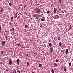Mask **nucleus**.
Wrapping results in <instances>:
<instances>
[{
  "label": "nucleus",
  "mask_w": 73,
  "mask_h": 73,
  "mask_svg": "<svg viewBox=\"0 0 73 73\" xmlns=\"http://www.w3.org/2000/svg\"><path fill=\"white\" fill-rule=\"evenodd\" d=\"M17 46L18 47H20L21 46V45H20L19 44H17Z\"/></svg>",
  "instance_id": "nucleus-20"
},
{
  "label": "nucleus",
  "mask_w": 73,
  "mask_h": 73,
  "mask_svg": "<svg viewBox=\"0 0 73 73\" xmlns=\"http://www.w3.org/2000/svg\"><path fill=\"white\" fill-rule=\"evenodd\" d=\"M38 73H39V72H38Z\"/></svg>",
  "instance_id": "nucleus-50"
},
{
  "label": "nucleus",
  "mask_w": 73,
  "mask_h": 73,
  "mask_svg": "<svg viewBox=\"0 0 73 73\" xmlns=\"http://www.w3.org/2000/svg\"><path fill=\"white\" fill-rule=\"evenodd\" d=\"M8 36H6L5 37L6 38H8Z\"/></svg>",
  "instance_id": "nucleus-27"
},
{
  "label": "nucleus",
  "mask_w": 73,
  "mask_h": 73,
  "mask_svg": "<svg viewBox=\"0 0 73 73\" xmlns=\"http://www.w3.org/2000/svg\"><path fill=\"white\" fill-rule=\"evenodd\" d=\"M9 5H10V6H11L12 5V4H11V3H9Z\"/></svg>",
  "instance_id": "nucleus-28"
},
{
  "label": "nucleus",
  "mask_w": 73,
  "mask_h": 73,
  "mask_svg": "<svg viewBox=\"0 0 73 73\" xmlns=\"http://www.w3.org/2000/svg\"><path fill=\"white\" fill-rule=\"evenodd\" d=\"M36 17V15H34V17Z\"/></svg>",
  "instance_id": "nucleus-45"
},
{
  "label": "nucleus",
  "mask_w": 73,
  "mask_h": 73,
  "mask_svg": "<svg viewBox=\"0 0 73 73\" xmlns=\"http://www.w3.org/2000/svg\"><path fill=\"white\" fill-rule=\"evenodd\" d=\"M40 27H42V25H40Z\"/></svg>",
  "instance_id": "nucleus-38"
},
{
  "label": "nucleus",
  "mask_w": 73,
  "mask_h": 73,
  "mask_svg": "<svg viewBox=\"0 0 73 73\" xmlns=\"http://www.w3.org/2000/svg\"><path fill=\"white\" fill-rule=\"evenodd\" d=\"M1 54H3V53H4V52L3 51H1Z\"/></svg>",
  "instance_id": "nucleus-32"
},
{
  "label": "nucleus",
  "mask_w": 73,
  "mask_h": 73,
  "mask_svg": "<svg viewBox=\"0 0 73 73\" xmlns=\"http://www.w3.org/2000/svg\"><path fill=\"white\" fill-rule=\"evenodd\" d=\"M6 72H8V69H6Z\"/></svg>",
  "instance_id": "nucleus-37"
},
{
  "label": "nucleus",
  "mask_w": 73,
  "mask_h": 73,
  "mask_svg": "<svg viewBox=\"0 0 73 73\" xmlns=\"http://www.w3.org/2000/svg\"><path fill=\"white\" fill-rule=\"evenodd\" d=\"M53 47H51L50 48V52H52L53 51Z\"/></svg>",
  "instance_id": "nucleus-7"
},
{
  "label": "nucleus",
  "mask_w": 73,
  "mask_h": 73,
  "mask_svg": "<svg viewBox=\"0 0 73 73\" xmlns=\"http://www.w3.org/2000/svg\"><path fill=\"white\" fill-rule=\"evenodd\" d=\"M66 54H68V49H66Z\"/></svg>",
  "instance_id": "nucleus-10"
},
{
  "label": "nucleus",
  "mask_w": 73,
  "mask_h": 73,
  "mask_svg": "<svg viewBox=\"0 0 73 73\" xmlns=\"http://www.w3.org/2000/svg\"><path fill=\"white\" fill-rule=\"evenodd\" d=\"M59 61V59H56V62H58Z\"/></svg>",
  "instance_id": "nucleus-23"
},
{
  "label": "nucleus",
  "mask_w": 73,
  "mask_h": 73,
  "mask_svg": "<svg viewBox=\"0 0 73 73\" xmlns=\"http://www.w3.org/2000/svg\"><path fill=\"white\" fill-rule=\"evenodd\" d=\"M14 57H15V54H14L13 56Z\"/></svg>",
  "instance_id": "nucleus-44"
},
{
  "label": "nucleus",
  "mask_w": 73,
  "mask_h": 73,
  "mask_svg": "<svg viewBox=\"0 0 73 73\" xmlns=\"http://www.w3.org/2000/svg\"><path fill=\"white\" fill-rule=\"evenodd\" d=\"M4 10V9L3 8H2L0 11V12L1 13V12H2V11H3V10Z\"/></svg>",
  "instance_id": "nucleus-11"
},
{
  "label": "nucleus",
  "mask_w": 73,
  "mask_h": 73,
  "mask_svg": "<svg viewBox=\"0 0 73 73\" xmlns=\"http://www.w3.org/2000/svg\"><path fill=\"white\" fill-rule=\"evenodd\" d=\"M17 72L19 73H21V71H20L19 70H18V71H17Z\"/></svg>",
  "instance_id": "nucleus-31"
},
{
  "label": "nucleus",
  "mask_w": 73,
  "mask_h": 73,
  "mask_svg": "<svg viewBox=\"0 0 73 73\" xmlns=\"http://www.w3.org/2000/svg\"><path fill=\"white\" fill-rule=\"evenodd\" d=\"M9 24H10V25H12V23L10 22L9 23Z\"/></svg>",
  "instance_id": "nucleus-35"
},
{
  "label": "nucleus",
  "mask_w": 73,
  "mask_h": 73,
  "mask_svg": "<svg viewBox=\"0 0 73 73\" xmlns=\"http://www.w3.org/2000/svg\"><path fill=\"white\" fill-rule=\"evenodd\" d=\"M3 64V62H0V65H2Z\"/></svg>",
  "instance_id": "nucleus-30"
},
{
  "label": "nucleus",
  "mask_w": 73,
  "mask_h": 73,
  "mask_svg": "<svg viewBox=\"0 0 73 73\" xmlns=\"http://www.w3.org/2000/svg\"><path fill=\"white\" fill-rule=\"evenodd\" d=\"M49 46L50 47H51V46H52V44L51 43H49Z\"/></svg>",
  "instance_id": "nucleus-18"
},
{
  "label": "nucleus",
  "mask_w": 73,
  "mask_h": 73,
  "mask_svg": "<svg viewBox=\"0 0 73 73\" xmlns=\"http://www.w3.org/2000/svg\"><path fill=\"white\" fill-rule=\"evenodd\" d=\"M62 45V44L61 43V42H60L59 44V46H60V47H61V46Z\"/></svg>",
  "instance_id": "nucleus-6"
},
{
  "label": "nucleus",
  "mask_w": 73,
  "mask_h": 73,
  "mask_svg": "<svg viewBox=\"0 0 73 73\" xmlns=\"http://www.w3.org/2000/svg\"><path fill=\"white\" fill-rule=\"evenodd\" d=\"M37 13H39V12H40V9H38V8H37Z\"/></svg>",
  "instance_id": "nucleus-2"
},
{
  "label": "nucleus",
  "mask_w": 73,
  "mask_h": 73,
  "mask_svg": "<svg viewBox=\"0 0 73 73\" xmlns=\"http://www.w3.org/2000/svg\"><path fill=\"white\" fill-rule=\"evenodd\" d=\"M8 38H6V40L8 41Z\"/></svg>",
  "instance_id": "nucleus-46"
},
{
  "label": "nucleus",
  "mask_w": 73,
  "mask_h": 73,
  "mask_svg": "<svg viewBox=\"0 0 73 73\" xmlns=\"http://www.w3.org/2000/svg\"><path fill=\"white\" fill-rule=\"evenodd\" d=\"M16 70H14L13 71V73H16Z\"/></svg>",
  "instance_id": "nucleus-33"
},
{
  "label": "nucleus",
  "mask_w": 73,
  "mask_h": 73,
  "mask_svg": "<svg viewBox=\"0 0 73 73\" xmlns=\"http://www.w3.org/2000/svg\"><path fill=\"white\" fill-rule=\"evenodd\" d=\"M47 13L48 14L49 13H50V11H49V10L47 11Z\"/></svg>",
  "instance_id": "nucleus-22"
},
{
  "label": "nucleus",
  "mask_w": 73,
  "mask_h": 73,
  "mask_svg": "<svg viewBox=\"0 0 73 73\" xmlns=\"http://www.w3.org/2000/svg\"><path fill=\"white\" fill-rule=\"evenodd\" d=\"M28 25H25V28H28Z\"/></svg>",
  "instance_id": "nucleus-15"
},
{
  "label": "nucleus",
  "mask_w": 73,
  "mask_h": 73,
  "mask_svg": "<svg viewBox=\"0 0 73 73\" xmlns=\"http://www.w3.org/2000/svg\"><path fill=\"white\" fill-rule=\"evenodd\" d=\"M54 64H55V65L56 66H57V63H54Z\"/></svg>",
  "instance_id": "nucleus-34"
},
{
  "label": "nucleus",
  "mask_w": 73,
  "mask_h": 73,
  "mask_svg": "<svg viewBox=\"0 0 73 73\" xmlns=\"http://www.w3.org/2000/svg\"><path fill=\"white\" fill-rule=\"evenodd\" d=\"M41 20L42 21H44L45 20V19L44 18H42L41 19Z\"/></svg>",
  "instance_id": "nucleus-17"
},
{
  "label": "nucleus",
  "mask_w": 73,
  "mask_h": 73,
  "mask_svg": "<svg viewBox=\"0 0 73 73\" xmlns=\"http://www.w3.org/2000/svg\"><path fill=\"white\" fill-rule=\"evenodd\" d=\"M52 73H54V70H53V69H52Z\"/></svg>",
  "instance_id": "nucleus-29"
},
{
  "label": "nucleus",
  "mask_w": 73,
  "mask_h": 73,
  "mask_svg": "<svg viewBox=\"0 0 73 73\" xmlns=\"http://www.w3.org/2000/svg\"><path fill=\"white\" fill-rule=\"evenodd\" d=\"M11 21H13V17H11Z\"/></svg>",
  "instance_id": "nucleus-8"
},
{
  "label": "nucleus",
  "mask_w": 73,
  "mask_h": 73,
  "mask_svg": "<svg viewBox=\"0 0 73 73\" xmlns=\"http://www.w3.org/2000/svg\"><path fill=\"white\" fill-rule=\"evenodd\" d=\"M57 11V9L56 8H54V13H56V12Z\"/></svg>",
  "instance_id": "nucleus-3"
},
{
  "label": "nucleus",
  "mask_w": 73,
  "mask_h": 73,
  "mask_svg": "<svg viewBox=\"0 0 73 73\" xmlns=\"http://www.w3.org/2000/svg\"><path fill=\"white\" fill-rule=\"evenodd\" d=\"M5 41H3L2 42V45H5Z\"/></svg>",
  "instance_id": "nucleus-9"
},
{
  "label": "nucleus",
  "mask_w": 73,
  "mask_h": 73,
  "mask_svg": "<svg viewBox=\"0 0 73 73\" xmlns=\"http://www.w3.org/2000/svg\"><path fill=\"white\" fill-rule=\"evenodd\" d=\"M41 66H42V64H40L39 65V67H41Z\"/></svg>",
  "instance_id": "nucleus-24"
},
{
  "label": "nucleus",
  "mask_w": 73,
  "mask_h": 73,
  "mask_svg": "<svg viewBox=\"0 0 73 73\" xmlns=\"http://www.w3.org/2000/svg\"><path fill=\"white\" fill-rule=\"evenodd\" d=\"M20 42H21V43H22L23 42V41H20Z\"/></svg>",
  "instance_id": "nucleus-43"
},
{
  "label": "nucleus",
  "mask_w": 73,
  "mask_h": 73,
  "mask_svg": "<svg viewBox=\"0 0 73 73\" xmlns=\"http://www.w3.org/2000/svg\"><path fill=\"white\" fill-rule=\"evenodd\" d=\"M66 67L65 66L64 67V70L65 72H66Z\"/></svg>",
  "instance_id": "nucleus-12"
},
{
  "label": "nucleus",
  "mask_w": 73,
  "mask_h": 73,
  "mask_svg": "<svg viewBox=\"0 0 73 73\" xmlns=\"http://www.w3.org/2000/svg\"><path fill=\"white\" fill-rule=\"evenodd\" d=\"M72 29V26H71V25H70L69 26V27H68V30H70V29Z\"/></svg>",
  "instance_id": "nucleus-5"
},
{
  "label": "nucleus",
  "mask_w": 73,
  "mask_h": 73,
  "mask_svg": "<svg viewBox=\"0 0 73 73\" xmlns=\"http://www.w3.org/2000/svg\"><path fill=\"white\" fill-rule=\"evenodd\" d=\"M1 25H0V33L1 32Z\"/></svg>",
  "instance_id": "nucleus-26"
},
{
  "label": "nucleus",
  "mask_w": 73,
  "mask_h": 73,
  "mask_svg": "<svg viewBox=\"0 0 73 73\" xmlns=\"http://www.w3.org/2000/svg\"><path fill=\"white\" fill-rule=\"evenodd\" d=\"M28 15L29 16H30V15Z\"/></svg>",
  "instance_id": "nucleus-49"
},
{
  "label": "nucleus",
  "mask_w": 73,
  "mask_h": 73,
  "mask_svg": "<svg viewBox=\"0 0 73 73\" xmlns=\"http://www.w3.org/2000/svg\"><path fill=\"white\" fill-rule=\"evenodd\" d=\"M56 68H54V70H56Z\"/></svg>",
  "instance_id": "nucleus-41"
},
{
  "label": "nucleus",
  "mask_w": 73,
  "mask_h": 73,
  "mask_svg": "<svg viewBox=\"0 0 73 73\" xmlns=\"http://www.w3.org/2000/svg\"><path fill=\"white\" fill-rule=\"evenodd\" d=\"M71 62H70L69 63V67H70V66H71Z\"/></svg>",
  "instance_id": "nucleus-19"
},
{
  "label": "nucleus",
  "mask_w": 73,
  "mask_h": 73,
  "mask_svg": "<svg viewBox=\"0 0 73 73\" xmlns=\"http://www.w3.org/2000/svg\"><path fill=\"white\" fill-rule=\"evenodd\" d=\"M56 15V16H57V17H58V18L59 19H60V17H59V16L58 15Z\"/></svg>",
  "instance_id": "nucleus-25"
},
{
  "label": "nucleus",
  "mask_w": 73,
  "mask_h": 73,
  "mask_svg": "<svg viewBox=\"0 0 73 73\" xmlns=\"http://www.w3.org/2000/svg\"><path fill=\"white\" fill-rule=\"evenodd\" d=\"M59 1L60 3H61V0H59Z\"/></svg>",
  "instance_id": "nucleus-36"
},
{
  "label": "nucleus",
  "mask_w": 73,
  "mask_h": 73,
  "mask_svg": "<svg viewBox=\"0 0 73 73\" xmlns=\"http://www.w3.org/2000/svg\"><path fill=\"white\" fill-rule=\"evenodd\" d=\"M17 63H19L20 62V61H19V59H17Z\"/></svg>",
  "instance_id": "nucleus-16"
},
{
  "label": "nucleus",
  "mask_w": 73,
  "mask_h": 73,
  "mask_svg": "<svg viewBox=\"0 0 73 73\" xmlns=\"http://www.w3.org/2000/svg\"><path fill=\"white\" fill-rule=\"evenodd\" d=\"M29 54H27V56L28 57V56Z\"/></svg>",
  "instance_id": "nucleus-42"
},
{
  "label": "nucleus",
  "mask_w": 73,
  "mask_h": 73,
  "mask_svg": "<svg viewBox=\"0 0 73 73\" xmlns=\"http://www.w3.org/2000/svg\"><path fill=\"white\" fill-rule=\"evenodd\" d=\"M26 7V5H25L24 6V8H25Z\"/></svg>",
  "instance_id": "nucleus-39"
},
{
  "label": "nucleus",
  "mask_w": 73,
  "mask_h": 73,
  "mask_svg": "<svg viewBox=\"0 0 73 73\" xmlns=\"http://www.w3.org/2000/svg\"><path fill=\"white\" fill-rule=\"evenodd\" d=\"M53 17V18H54V17Z\"/></svg>",
  "instance_id": "nucleus-47"
},
{
  "label": "nucleus",
  "mask_w": 73,
  "mask_h": 73,
  "mask_svg": "<svg viewBox=\"0 0 73 73\" xmlns=\"http://www.w3.org/2000/svg\"><path fill=\"white\" fill-rule=\"evenodd\" d=\"M14 30H15V28H13L12 29H11V30L12 32H13V31H14Z\"/></svg>",
  "instance_id": "nucleus-13"
},
{
  "label": "nucleus",
  "mask_w": 73,
  "mask_h": 73,
  "mask_svg": "<svg viewBox=\"0 0 73 73\" xmlns=\"http://www.w3.org/2000/svg\"><path fill=\"white\" fill-rule=\"evenodd\" d=\"M32 73H34V72H32Z\"/></svg>",
  "instance_id": "nucleus-48"
},
{
  "label": "nucleus",
  "mask_w": 73,
  "mask_h": 73,
  "mask_svg": "<svg viewBox=\"0 0 73 73\" xmlns=\"http://www.w3.org/2000/svg\"><path fill=\"white\" fill-rule=\"evenodd\" d=\"M29 62H28L27 64V66H29Z\"/></svg>",
  "instance_id": "nucleus-21"
},
{
  "label": "nucleus",
  "mask_w": 73,
  "mask_h": 73,
  "mask_svg": "<svg viewBox=\"0 0 73 73\" xmlns=\"http://www.w3.org/2000/svg\"><path fill=\"white\" fill-rule=\"evenodd\" d=\"M17 17V13H16L15 15L14 16V18H15H15H16V17Z\"/></svg>",
  "instance_id": "nucleus-4"
},
{
  "label": "nucleus",
  "mask_w": 73,
  "mask_h": 73,
  "mask_svg": "<svg viewBox=\"0 0 73 73\" xmlns=\"http://www.w3.org/2000/svg\"><path fill=\"white\" fill-rule=\"evenodd\" d=\"M58 39L59 41H60V40H61V37H60V36L58 37Z\"/></svg>",
  "instance_id": "nucleus-14"
},
{
  "label": "nucleus",
  "mask_w": 73,
  "mask_h": 73,
  "mask_svg": "<svg viewBox=\"0 0 73 73\" xmlns=\"http://www.w3.org/2000/svg\"><path fill=\"white\" fill-rule=\"evenodd\" d=\"M9 64L10 65H12V59L11 58L9 59Z\"/></svg>",
  "instance_id": "nucleus-1"
},
{
  "label": "nucleus",
  "mask_w": 73,
  "mask_h": 73,
  "mask_svg": "<svg viewBox=\"0 0 73 73\" xmlns=\"http://www.w3.org/2000/svg\"><path fill=\"white\" fill-rule=\"evenodd\" d=\"M62 52H64V50H62Z\"/></svg>",
  "instance_id": "nucleus-40"
}]
</instances>
